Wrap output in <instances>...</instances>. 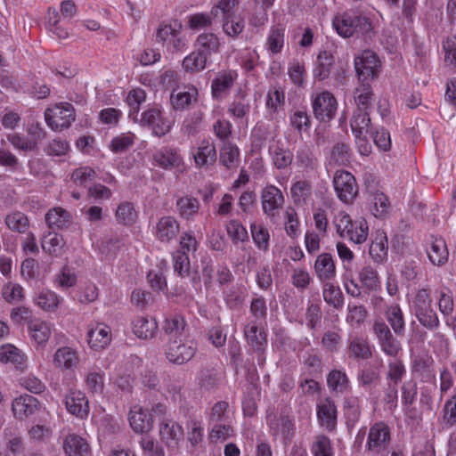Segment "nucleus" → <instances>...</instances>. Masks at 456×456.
I'll return each instance as SVG.
<instances>
[{"instance_id":"1","label":"nucleus","mask_w":456,"mask_h":456,"mask_svg":"<svg viewBox=\"0 0 456 456\" xmlns=\"http://www.w3.org/2000/svg\"><path fill=\"white\" fill-rule=\"evenodd\" d=\"M47 125L53 130L68 128L75 121V109L69 102H61L45 111Z\"/></svg>"},{"instance_id":"2","label":"nucleus","mask_w":456,"mask_h":456,"mask_svg":"<svg viewBox=\"0 0 456 456\" xmlns=\"http://www.w3.org/2000/svg\"><path fill=\"white\" fill-rule=\"evenodd\" d=\"M333 185L338 198L345 203H351L358 193L354 176L345 170L336 171L333 176Z\"/></svg>"},{"instance_id":"3","label":"nucleus","mask_w":456,"mask_h":456,"mask_svg":"<svg viewBox=\"0 0 456 456\" xmlns=\"http://www.w3.org/2000/svg\"><path fill=\"white\" fill-rule=\"evenodd\" d=\"M312 107L314 115L318 120L329 122L335 117L338 102L331 93L323 91L313 96Z\"/></svg>"},{"instance_id":"4","label":"nucleus","mask_w":456,"mask_h":456,"mask_svg":"<svg viewBox=\"0 0 456 456\" xmlns=\"http://www.w3.org/2000/svg\"><path fill=\"white\" fill-rule=\"evenodd\" d=\"M140 125L151 130V134L157 137H162L171 129L170 122L163 117L158 108H150L141 114Z\"/></svg>"},{"instance_id":"5","label":"nucleus","mask_w":456,"mask_h":456,"mask_svg":"<svg viewBox=\"0 0 456 456\" xmlns=\"http://www.w3.org/2000/svg\"><path fill=\"white\" fill-rule=\"evenodd\" d=\"M373 331L382 352L386 355L396 357L402 350V345L393 336L388 326L384 322L377 321L373 325Z\"/></svg>"},{"instance_id":"6","label":"nucleus","mask_w":456,"mask_h":456,"mask_svg":"<svg viewBox=\"0 0 456 456\" xmlns=\"http://www.w3.org/2000/svg\"><path fill=\"white\" fill-rule=\"evenodd\" d=\"M197 347L193 342L182 343V338L170 340L167 344V359L175 364H183L195 354Z\"/></svg>"},{"instance_id":"7","label":"nucleus","mask_w":456,"mask_h":456,"mask_svg":"<svg viewBox=\"0 0 456 456\" xmlns=\"http://www.w3.org/2000/svg\"><path fill=\"white\" fill-rule=\"evenodd\" d=\"M379 61L377 55L370 50L363 51L354 60V68L362 82L373 79L378 74Z\"/></svg>"},{"instance_id":"8","label":"nucleus","mask_w":456,"mask_h":456,"mask_svg":"<svg viewBox=\"0 0 456 456\" xmlns=\"http://www.w3.org/2000/svg\"><path fill=\"white\" fill-rule=\"evenodd\" d=\"M260 198L263 212L270 217L275 216L285 202L281 191L272 184L262 190Z\"/></svg>"},{"instance_id":"9","label":"nucleus","mask_w":456,"mask_h":456,"mask_svg":"<svg viewBox=\"0 0 456 456\" xmlns=\"http://www.w3.org/2000/svg\"><path fill=\"white\" fill-rule=\"evenodd\" d=\"M198 89L192 85L183 86L182 88L172 89L170 103L175 110H184L198 100Z\"/></svg>"},{"instance_id":"10","label":"nucleus","mask_w":456,"mask_h":456,"mask_svg":"<svg viewBox=\"0 0 456 456\" xmlns=\"http://www.w3.org/2000/svg\"><path fill=\"white\" fill-rule=\"evenodd\" d=\"M390 442L389 428L383 422L375 423L369 431L367 447L374 452L386 449Z\"/></svg>"},{"instance_id":"11","label":"nucleus","mask_w":456,"mask_h":456,"mask_svg":"<svg viewBox=\"0 0 456 456\" xmlns=\"http://www.w3.org/2000/svg\"><path fill=\"white\" fill-rule=\"evenodd\" d=\"M64 403L67 411L78 419H85L88 417L90 407L85 393L71 391L65 396Z\"/></svg>"},{"instance_id":"12","label":"nucleus","mask_w":456,"mask_h":456,"mask_svg":"<svg viewBox=\"0 0 456 456\" xmlns=\"http://www.w3.org/2000/svg\"><path fill=\"white\" fill-rule=\"evenodd\" d=\"M156 165L161 168L180 170L183 166V159L175 148L163 147L153 154Z\"/></svg>"},{"instance_id":"13","label":"nucleus","mask_w":456,"mask_h":456,"mask_svg":"<svg viewBox=\"0 0 456 456\" xmlns=\"http://www.w3.org/2000/svg\"><path fill=\"white\" fill-rule=\"evenodd\" d=\"M192 155L198 168L214 165L217 158L215 142L210 139H203Z\"/></svg>"},{"instance_id":"14","label":"nucleus","mask_w":456,"mask_h":456,"mask_svg":"<svg viewBox=\"0 0 456 456\" xmlns=\"http://www.w3.org/2000/svg\"><path fill=\"white\" fill-rule=\"evenodd\" d=\"M180 231L178 221L171 216L159 219L155 226V235L160 242L168 243L175 239Z\"/></svg>"},{"instance_id":"15","label":"nucleus","mask_w":456,"mask_h":456,"mask_svg":"<svg viewBox=\"0 0 456 456\" xmlns=\"http://www.w3.org/2000/svg\"><path fill=\"white\" fill-rule=\"evenodd\" d=\"M337 407L330 398H325L317 405V418L320 425L328 431H333L337 426Z\"/></svg>"},{"instance_id":"16","label":"nucleus","mask_w":456,"mask_h":456,"mask_svg":"<svg viewBox=\"0 0 456 456\" xmlns=\"http://www.w3.org/2000/svg\"><path fill=\"white\" fill-rule=\"evenodd\" d=\"M62 449L66 456H90L91 448L82 436L72 433L63 440Z\"/></svg>"},{"instance_id":"17","label":"nucleus","mask_w":456,"mask_h":456,"mask_svg":"<svg viewBox=\"0 0 456 456\" xmlns=\"http://www.w3.org/2000/svg\"><path fill=\"white\" fill-rule=\"evenodd\" d=\"M162 330L164 333L168 336V341L180 339L185 336L187 323L182 314H170L165 318Z\"/></svg>"},{"instance_id":"18","label":"nucleus","mask_w":456,"mask_h":456,"mask_svg":"<svg viewBox=\"0 0 456 456\" xmlns=\"http://www.w3.org/2000/svg\"><path fill=\"white\" fill-rule=\"evenodd\" d=\"M159 436L166 445L171 449L177 447L178 443L183 437L182 427L175 421L168 420L160 423Z\"/></svg>"},{"instance_id":"19","label":"nucleus","mask_w":456,"mask_h":456,"mask_svg":"<svg viewBox=\"0 0 456 456\" xmlns=\"http://www.w3.org/2000/svg\"><path fill=\"white\" fill-rule=\"evenodd\" d=\"M238 73L234 70L219 72L211 84V92L214 98L217 99L227 94L233 86Z\"/></svg>"},{"instance_id":"20","label":"nucleus","mask_w":456,"mask_h":456,"mask_svg":"<svg viewBox=\"0 0 456 456\" xmlns=\"http://www.w3.org/2000/svg\"><path fill=\"white\" fill-rule=\"evenodd\" d=\"M38 400L28 395H23L15 398L12 402V411L18 419H24L31 416L38 410Z\"/></svg>"},{"instance_id":"21","label":"nucleus","mask_w":456,"mask_h":456,"mask_svg":"<svg viewBox=\"0 0 456 456\" xmlns=\"http://www.w3.org/2000/svg\"><path fill=\"white\" fill-rule=\"evenodd\" d=\"M252 109V100L247 94L239 91L229 104L227 112L234 118L246 119Z\"/></svg>"},{"instance_id":"22","label":"nucleus","mask_w":456,"mask_h":456,"mask_svg":"<svg viewBox=\"0 0 456 456\" xmlns=\"http://www.w3.org/2000/svg\"><path fill=\"white\" fill-rule=\"evenodd\" d=\"M111 340L110 329L104 324H97L87 332V342L91 348L101 350L105 348Z\"/></svg>"},{"instance_id":"23","label":"nucleus","mask_w":456,"mask_h":456,"mask_svg":"<svg viewBox=\"0 0 456 456\" xmlns=\"http://www.w3.org/2000/svg\"><path fill=\"white\" fill-rule=\"evenodd\" d=\"M134 334L140 339H151L158 331V322L154 318L136 317L132 322Z\"/></svg>"},{"instance_id":"24","label":"nucleus","mask_w":456,"mask_h":456,"mask_svg":"<svg viewBox=\"0 0 456 456\" xmlns=\"http://www.w3.org/2000/svg\"><path fill=\"white\" fill-rule=\"evenodd\" d=\"M244 334L247 343L255 352L265 350L267 338L264 329H259L256 323H248L244 329Z\"/></svg>"},{"instance_id":"25","label":"nucleus","mask_w":456,"mask_h":456,"mask_svg":"<svg viewBox=\"0 0 456 456\" xmlns=\"http://www.w3.org/2000/svg\"><path fill=\"white\" fill-rule=\"evenodd\" d=\"M369 253L372 259L379 264H382L387 259L388 242L387 234L383 231L376 232Z\"/></svg>"},{"instance_id":"26","label":"nucleus","mask_w":456,"mask_h":456,"mask_svg":"<svg viewBox=\"0 0 456 456\" xmlns=\"http://www.w3.org/2000/svg\"><path fill=\"white\" fill-rule=\"evenodd\" d=\"M0 361L4 363H12L21 371L26 368V357L16 346L11 344L0 347Z\"/></svg>"},{"instance_id":"27","label":"nucleus","mask_w":456,"mask_h":456,"mask_svg":"<svg viewBox=\"0 0 456 456\" xmlns=\"http://www.w3.org/2000/svg\"><path fill=\"white\" fill-rule=\"evenodd\" d=\"M197 379L201 388L213 391L217 389L222 382L223 374L215 368L205 367L199 371Z\"/></svg>"},{"instance_id":"28","label":"nucleus","mask_w":456,"mask_h":456,"mask_svg":"<svg viewBox=\"0 0 456 456\" xmlns=\"http://www.w3.org/2000/svg\"><path fill=\"white\" fill-rule=\"evenodd\" d=\"M208 57L198 49L188 54L183 61V69L191 74L199 73L207 67Z\"/></svg>"},{"instance_id":"29","label":"nucleus","mask_w":456,"mask_h":456,"mask_svg":"<svg viewBox=\"0 0 456 456\" xmlns=\"http://www.w3.org/2000/svg\"><path fill=\"white\" fill-rule=\"evenodd\" d=\"M45 222L51 229L61 230L69 226L70 216L64 208H54L46 213Z\"/></svg>"},{"instance_id":"30","label":"nucleus","mask_w":456,"mask_h":456,"mask_svg":"<svg viewBox=\"0 0 456 456\" xmlns=\"http://www.w3.org/2000/svg\"><path fill=\"white\" fill-rule=\"evenodd\" d=\"M240 151L231 142H224L220 147L219 159L223 166L228 169L235 168L240 162Z\"/></svg>"},{"instance_id":"31","label":"nucleus","mask_w":456,"mask_h":456,"mask_svg":"<svg viewBox=\"0 0 456 456\" xmlns=\"http://www.w3.org/2000/svg\"><path fill=\"white\" fill-rule=\"evenodd\" d=\"M372 96L373 93L370 85L367 82H362L354 91L355 110L370 111L371 109Z\"/></svg>"},{"instance_id":"32","label":"nucleus","mask_w":456,"mask_h":456,"mask_svg":"<svg viewBox=\"0 0 456 456\" xmlns=\"http://www.w3.org/2000/svg\"><path fill=\"white\" fill-rule=\"evenodd\" d=\"M28 331L32 338L38 345L48 341L51 335V327L49 323L40 319H34L28 322Z\"/></svg>"},{"instance_id":"33","label":"nucleus","mask_w":456,"mask_h":456,"mask_svg":"<svg viewBox=\"0 0 456 456\" xmlns=\"http://www.w3.org/2000/svg\"><path fill=\"white\" fill-rule=\"evenodd\" d=\"M179 216L183 219H192L199 212L200 201L191 196H183L176 200Z\"/></svg>"},{"instance_id":"34","label":"nucleus","mask_w":456,"mask_h":456,"mask_svg":"<svg viewBox=\"0 0 456 456\" xmlns=\"http://www.w3.org/2000/svg\"><path fill=\"white\" fill-rule=\"evenodd\" d=\"M428 255L429 260L436 265H442L446 263L449 252L444 240L442 238L434 239Z\"/></svg>"},{"instance_id":"35","label":"nucleus","mask_w":456,"mask_h":456,"mask_svg":"<svg viewBox=\"0 0 456 456\" xmlns=\"http://www.w3.org/2000/svg\"><path fill=\"white\" fill-rule=\"evenodd\" d=\"M333 63L334 57L331 53L326 51L320 53L314 69V78L320 81L326 79L330 74Z\"/></svg>"},{"instance_id":"36","label":"nucleus","mask_w":456,"mask_h":456,"mask_svg":"<svg viewBox=\"0 0 456 456\" xmlns=\"http://www.w3.org/2000/svg\"><path fill=\"white\" fill-rule=\"evenodd\" d=\"M315 272L321 280H330L335 275V265L331 255L321 254L314 264Z\"/></svg>"},{"instance_id":"37","label":"nucleus","mask_w":456,"mask_h":456,"mask_svg":"<svg viewBox=\"0 0 456 456\" xmlns=\"http://www.w3.org/2000/svg\"><path fill=\"white\" fill-rule=\"evenodd\" d=\"M197 49L208 58L216 53L220 48L219 38L213 33L200 34L197 38Z\"/></svg>"},{"instance_id":"38","label":"nucleus","mask_w":456,"mask_h":456,"mask_svg":"<svg viewBox=\"0 0 456 456\" xmlns=\"http://www.w3.org/2000/svg\"><path fill=\"white\" fill-rule=\"evenodd\" d=\"M129 422L131 428L136 433L148 432L152 428L151 416L142 410L138 411H131L129 415Z\"/></svg>"},{"instance_id":"39","label":"nucleus","mask_w":456,"mask_h":456,"mask_svg":"<svg viewBox=\"0 0 456 456\" xmlns=\"http://www.w3.org/2000/svg\"><path fill=\"white\" fill-rule=\"evenodd\" d=\"M370 126V111L354 110L350 121V126L354 135L365 134Z\"/></svg>"},{"instance_id":"40","label":"nucleus","mask_w":456,"mask_h":456,"mask_svg":"<svg viewBox=\"0 0 456 456\" xmlns=\"http://www.w3.org/2000/svg\"><path fill=\"white\" fill-rule=\"evenodd\" d=\"M296 164L305 171L314 170L317 167V158L309 146L303 145L297 151Z\"/></svg>"},{"instance_id":"41","label":"nucleus","mask_w":456,"mask_h":456,"mask_svg":"<svg viewBox=\"0 0 456 456\" xmlns=\"http://www.w3.org/2000/svg\"><path fill=\"white\" fill-rule=\"evenodd\" d=\"M284 37L285 28L281 25L272 27L266 41L267 49L273 54L281 53L284 45Z\"/></svg>"},{"instance_id":"42","label":"nucleus","mask_w":456,"mask_h":456,"mask_svg":"<svg viewBox=\"0 0 456 456\" xmlns=\"http://www.w3.org/2000/svg\"><path fill=\"white\" fill-rule=\"evenodd\" d=\"M53 361L57 367L70 369L77 364V357L74 350L64 346L55 352Z\"/></svg>"},{"instance_id":"43","label":"nucleus","mask_w":456,"mask_h":456,"mask_svg":"<svg viewBox=\"0 0 456 456\" xmlns=\"http://www.w3.org/2000/svg\"><path fill=\"white\" fill-rule=\"evenodd\" d=\"M146 99L144 90L135 88L131 90L126 96V102L130 107L129 118L134 121H138V112L141 103Z\"/></svg>"},{"instance_id":"44","label":"nucleus","mask_w":456,"mask_h":456,"mask_svg":"<svg viewBox=\"0 0 456 456\" xmlns=\"http://www.w3.org/2000/svg\"><path fill=\"white\" fill-rule=\"evenodd\" d=\"M42 248L45 252L50 255L58 256L64 246V241L61 236L55 232H49L45 235L41 241Z\"/></svg>"},{"instance_id":"45","label":"nucleus","mask_w":456,"mask_h":456,"mask_svg":"<svg viewBox=\"0 0 456 456\" xmlns=\"http://www.w3.org/2000/svg\"><path fill=\"white\" fill-rule=\"evenodd\" d=\"M86 387L92 395H102L104 392V372L91 371L86 376Z\"/></svg>"},{"instance_id":"46","label":"nucleus","mask_w":456,"mask_h":456,"mask_svg":"<svg viewBox=\"0 0 456 456\" xmlns=\"http://www.w3.org/2000/svg\"><path fill=\"white\" fill-rule=\"evenodd\" d=\"M291 197L296 204L305 203L312 194V186L309 182L300 180L295 182L290 189Z\"/></svg>"},{"instance_id":"47","label":"nucleus","mask_w":456,"mask_h":456,"mask_svg":"<svg viewBox=\"0 0 456 456\" xmlns=\"http://www.w3.org/2000/svg\"><path fill=\"white\" fill-rule=\"evenodd\" d=\"M348 349L355 359L366 360L372 356L368 342L361 338H353L349 343Z\"/></svg>"},{"instance_id":"48","label":"nucleus","mask_w":456,"mask_h":456,"mask_svg":"<svg viewBox=\"0 0 456 456\" xmlns=\"http://www.w3.org/2000/svg\"><path fill=\"white\" fill-rule=\"evenodd\" d=\"M311 451L314 456H333V448L330 439L325 435L314 437Z\"/></svg>"},{"instance_id":"49","label":"nucleus","mask_w":456,"mask_h":456,"mask_svg":"<svg viewBox=\"0 0 456 456\" xmlns=\"http://www.w3.org/2000/svg\"><path fill=\"white\" fill-rule=\"evenodd\" d=\"M327 383L329 387L333 391L343 393L346 390L349 380L345 372L333 370L327 377Z\"/></svg>"},{"instance_id":"50","label":"nucleus","mask_w":456,"mask_h":456,"mask_svg":"<svg viewBox=\"0 0 456 456\" xmlns=\"http://www.w3.org/2000/svg\"><path fill=\"white\" fill-rule=\"evenodd\" d=\"M330 159L338 165H346L350 162L351 150L344 142L335 143L330 151Z\"/></svg>"},{"instance_id":"51","label":"nucleus","mask_w":456,"mask_h":456,"mask_svg":"<svg viewBox=\"0 0 456 456\" xmlns=\"http://www.w3.org/2000/svg\"><path fill=\"white\" fill-rule=\"evenodd\" d=\"M380 379L379 365H372L367 369L362 370L358 373L360 385L364 387H376Z\"/></svg>"},{"instance_id":"52","label":"nucleus","mask_w":456,"mask_h":456,"mask_svg":"<svg viewBox=\"0 0 456 456\" xmlns=\"http://www.w3.org/2000/svg\"><path fill=\"white\" fill-rule=\"evenodd\" d=\"M414 314L418 321L425 328L434 330L439 327L440 322L438 316L432 307L424 308L423 310H416Z\"/></svg>"},{"instance_id":"53","label":"nucleus","mask_w":456,"mask_h":456,"mask_svg":"<svg viewBox=\"0 0 456 456\" xmlns=\"http://www.w3.org/2000/svg\"><path fill=\"white\" fill-rule=\"evenodd\" d=\"M270 152L273 157V164L278 169H283L292 162V154L287 149H283L277 145L270 146Z\"/></svg>"},{"instance_id":"54","label":"nucleus","mask_w":456,"mask_h":456,"mask_svg":"<svg viewBox=\"0 0 456 456\" xmlns=\"http://www.w3.org/2000/svg\"><path fill=\"white\" fill-rule=\"evenodd\" d=\"M289 120L290 125L299 133L308 131L311 126L310 117L305 109L294 110Z\"/></svg>"},{"instance_id":"55","label":"nucleus","mask_w":456,"mask_h":456,"mask_svg":"<svg viewBox=\"0 0 456 456\" xmlns=\"http://www.w3.org/2000/svg\"><path fill=\"white\" fill-rule=\"evenodd\" d=\"M244 26V20L239 15L224 19L222 24L224 32L233 38L243 31Z\"/></svg>"},{"instance_id":"56","label":"nucleus","mask_w":456,"mask_h":456,"mask_svg":"<svg viewBox=\"0 0 456 456\" xmlns=\"http://www.w3.org/2000/svg\"><path fill=\"white\" fill-rule=\"evenodd\" d=\"M115 216L118 223L131 224L136 220L137 214L133 204L125 201L118 205Z\"/></svg>"},{"instance_id":"57","label":"nucleus","mask_w":456,"mask_h":456,"mask_svg":"<svg viewBox=\"0 0 456 456\" xmlns=\"http://www.w3.org/2000/svg\"><path fill=\"white\" fill-rule=\"evenodd\" d=\"M252 238L258 248L267 250L270 234L263 224H252L250 225Z\"/></svg>"},{"instance_id":"58","label":"nucleus","mask_w":456,"mask_h":456,"mask_svg":"<svg viewBox=\"0 0 456 456\" xmlns=\"http://www.w3.org/2000/svg\"><path fill=\"white\" fill-rule=\"evenodd\" d=\"M369 228L364 219L354 221L353 227L347 239L355 244H361L367 240Z\"/></svg>"},{"instance_id":"59","label":"nucleus","mask_w":456,"mask_h":456,"mask_svg":"<svg viewBox=\"0 0 456 456\" xmlns=\"http://www.w3.org/2000/svg\"><path fill=\"white\" fill-rule=\"evenodd\" d=\"M333 26L337 32L343 37H350L353 36L351 14L344 12L333 20Z\"/></svg>"},{"instance_id":"60","label":"nucleus","mask_w":456,"mask_h":456,"mask_svg":"<svg viewBox=\"0 0 456 456\" xmlns=\"http://www.w3.org/2000/svg\"><path fill=\"white\" fill-rule=\"evenodd\" d=\"M387 320L396 335H403L404 332V321L403 313L398 305L391 306L387 312Z\"/></svg>"},{"instance_id":"61","label":"nucleus","mask_w":456,"mask_h":456,"mask_svg":"<svg viewBox=\"0 0 456 456\" xmlns=\"http://www.w3.org/2000/svg\"><path fill=\"white\" fill-rule=\"evenodd\" d=\"M5 224L12 231L22 233L28 227V219L24 214L15 212L6 216Z\"/></svg>"},{"instance_id":"62","label":"nucleus","mask_w":456,"mask_h":456,"mask_svg":"<svg viewBox=\"0 0 456 456\" xmlns=\"http://www.w3.org/2000/svg\"><path fill=\"white\" fill-rule=\"evenodd\" d=\"M238 0H220L218 4L212 8L211 14L218 17L220 14L224 19L232 17L235 14V8L238 5Z\"/></svg>"},{"instance_id":"63","label":"nucleus","mask_w":456,"mask_h":456,"mask_svg":"<svg viewBox=\"0 0 456 456\" xmlns=\"http://www.w3.org/2000/svg\"><path fill=\"white\" fill-rule=\"evenodd\" d=\"M229 403L226 401L216 402L210 411V423L228 422L229 419Z\"/></svg>"},{"instance_id":"64","label":"nucleus","mask_w":456,"mask_h":456,"mask_svg":"<svg viewBox=\"0 0 456 456\" xmlns=\"http://www.w3.org/2000/svg\"><path fill=\"white\" fill-rule=\"evenodd\" d=\"M153 296L150 291L135 288L131 294V302L140 309H145L153 303Z\"/></svg>"}]
</instances>
